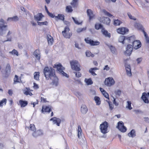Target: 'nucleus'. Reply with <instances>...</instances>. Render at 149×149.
I'll return each instance as SVG.
<instances>
[{
    "mask_svg": "<svg viewBox=\"0 0 149 149\" xmlns=\"http://www.w3.org/2000/svg\"><path fill=\"white\" fill-rule=\"evenodd\" d=\"M75 75V76L78 78L80 77L81 76V73L79 72V71H78V72H73Z\"/></svg>",
    "mask_w": 149,
    "mask_h": 149,
    "instance_id": "09e8293b",
    "label": "nucleus"
},
{
    "mask_svg": "<svg viewBox=\"0 0 149 149\" xmlns=\"http://www.w3.org/2000/svg\"><path fill=\"white\" fill-rule=\"evenodd\" d=\"M86 56L89 57L91 56V53L89 51H87L86 52Z\"/></svg>",
    "mask_w": 149,
    "mask_h": 149,
    "instance_id": "bf43d9fd",
    "label": "nucleus"
},
{
    "mask_svg": "<svg viewBox=\"0 0 149 149\" xmlns=\"http://www.w3.org/2000/svg\"><path fill=\"white\" fill-rule=\"evenodd\" d=\"M108 127V124L106 122H105L101 124L100 126V128L101 132L103 134L107 133V128Z\"/></svg>",
    "mask_w": 149,
    "mask_h": 149,
    "instance_id": "39448f33",
    "label": "nucleus"
},
{
    "mask_svg": "<svg viewBox=\"0 0 149 149\" xmlns=\"http://www.w3.org/2000/svg\"><path fill=\"white\" fill-rule=\"evenodd\" d=\"M33 55L37 60L40 59V53L39 50L36 49L34 52Z\"/></svg>",
    "mask_w": 149,
    "mask_h": 149,
    "instance_id": "412c9836",
    "label": "nucleus"
},
{
    "mask_svg": "<svg viewBox=\"0 0 149 149\" xmlns=\"http://www.w3.org/2000/svg\"><path fill=\"white\" fill-rule=\"evenodd\" d=\"M147 95V94L146 93H143L141 98L143 99L145 103H149V100L146 96Z\"/></svg>",
    "mask_w": 149,
    "mask_h": 149,
    "instance_id": "a878e982",
    "label": "nucleus"
},
{
    "mask_svg": "<svg viewBox=\"0 0 149 149\" xmlns=\"http://www.w3.org/2000/svg\"><path fill=\"white\" fill-rule=\"evenodd\" d=\"M113 103L116 106H117L118 105V103H117L115 99L113 97Z\"/></svg>",
    "mask_w": 149,
    "mask_h": 149,
    "instance_id": "e2e57ef3",
    "label": "nucleus"
},
{
    "mask_svg": "<svg viewBox=\"0 0 149 149\" xmlns=\"http://www.w3.org/2000/svg\"><path fill=\"white\" fill-rule=\"evenodd\" d=\"M13 91L12 90H9L8 91V93L10 95H12L13 94Z\"/></svg>",
    "mask_w": 149,
    "mask_h": 149,
    "instance_id": "69168bd1",
    "label": "nucleus"
},
{
    "mask_svg": "<svg viewBox=\"0 0 149 149\" xmlns=\"http://www.w3.org/2000/svg\"><path fill=\"white\" fill-rule=\"evenodd\" d=\"M51 110V108L48 106H46L45 108L43 107H42V112L43 113L45 111L47 112H50Z\"/></svg>",
    "mask_w": 149,
    "mask_h": 149,
    "instance_id": "cd10ccee",
    "label": "nucleus"
},
{
    "mask_svg": "<svg viewBox=\"0 0 149 149\" xmlns=\"http://www.w3.org/2000/svg\"><path fill=\"white\" fill-rule=\"evenodd\" d=\"M115 84V81L112 77H109L106 79L104 82V84L108 86H110Z\"/></svg>",
    "mask_w": 149,
    "mask_h": 149,
    "instance_id": "6e6552de",
    "label": "nucleus"
},
{
    "mask_svg": "<svg viewBox=\"0 0 149 149\" xmlns=\"http://www.w3.org/2000/svg\"><path fill=\"white\" fill-rule=\"evenodd\" d=\"M0 22L2 24H0V35H2L6 33V31L8 30L7 26L4 24V21L3 19H0Z\"/></svg>",
    "mask_w": 149,
    "mask_h": 149,
    "instance_id": "7ed1b4c3",
    "label": "nucleus"
},
{
    "mask_svg": "<svg viewBox=\"0 0 149 149\" xmlns=\"http://www.w3.org/2000/svg\"><path fill=\"white\" fill-rule=\"evenodd\" d=\"M96 69V68H91L89 70V72L91 73V74L93 76L96 75V74L94 71H93V70Z\"/></svg>",
    "mask_w": 149,
    "mask_h": 149,
    "instance_id": "3c124183",
    "label": "nucleus"
},
{
    "mask_svg": "<svg viewBox=\"0 0 149 149\" xmlns=\"http://www.w3.org/2000/svg\"><path fill=\"white\" fill-rule=\"evenodd\" d=\"M113 24L115 26H119L122 23V22L120 20L117 19L113 20Z\"/></svg>",
    "mask_w": 149,
    "mask_h": 149,
    "instance_id": "2f4dec72",
    "label": "nucleus"
},
{
    "mask_svg": "<svg viewBox=\"0 0 149 149\" xmlns=\"http://www.w3.org/2000/svg\"><path fill=\"white\" fill-rule=\"evenodd\" d=\"M134 26L135 29L138 30H143V29L142 25L139 23H135L134 24Z\"/></svg>",
    "mask_w": 149,
    "mask_h": 149,
    "instance_id": "6ab92c4d",
    "label": "nucleus"
},
{
    "mask_svg": "<svg viewBox=\"0 0 149 149\" xmlns=\"http://www.w3.org/2000/svg\"><path fill=\"white\" fill-rule=\"evenodd\" d=\"M86 27H84L83 28H79L77 29L76 31L78 33H80L85 31L86 29Z\"/></svg>",
    "mask_w": 149,
    "mask_h": 149,
    "instance_id": "a19ab883",
    "label": "nucleus"
},
{
    "mask_svg": "<svg viewBox=\"0 0 149 149\" xmlns=\"http://www.w3.org/2000/svg\"><path fill=\"white\" fill-rule=\"evenodd\" d=\"M56 66L59 74L67 77H69V75L63 71V70L65 69V68L63 67L61 64H57L56 65Z\"/></svg>",
    "mask_w": 149,
    "mask_h": 149,
    "instance_id": "20e7f679",
    "label": "nucleus"
},
{
    "mask_svg": "<svg viewBox=\"0 0 149 149\" xmlns=\"http://www.w3.org/2000/svg\"><path fill=\"white\" fill-rule=\"evenodd\" d=\"M108 104L109 105V108L111 110H112L113 108V105L112 104V102L109 103L108 102Z\"/></svg>",
    "mask_w": 149,
    "mask_h": 149,
    "instance_id": "13d9d810",
    "label": "nucleus"
},
{
    "mask_svg": "<svg viewBox=\"0 0 149 149\" xmlns=\"http://www.w3.org/2000/svg\"><path fill=\"white\" fill-rule=\"evenodd\" d=\"M141 46V42L139 40H136L133 42V46L134 48L137 49L140 48Z\"/></svg>",
    "mask_w": 149,
    "mask_h": 149,
    "instance_id": "9d476101",
    "label": "nucleus"
},
{
    "mask_svg": "<svg viewBox=\"0 0 149 149\" xmlns=\"http://www.w3.org/2000/svg\"><path fill=\"white\" fill-rule=\"evenodd\" d=\"M86 12L90 20H91L95 18V15L91 10L88 9Z\"/></svg>",
    "mask_w": 149,
    "mask_h": 149,
    "instance_id": "dca6fc26",
    "label": "nucleus"
},
{
    "mask_svg": "<svg viewBox=\"0 0 149 149\" xmlns=\"http://www.w3.org/2000/svg\"><path fill=\"white\" fill-rule=\"evenodd\" d=\"M43 134L42 131L41 130H39L36 131L34 130L32 133V136L34 137H36L38 136Z\"/></svg>",
    "mask_w": 149,
    "mask_h": 149,
    "instance_id": "f8f14e48",
    "label": "nucleus"
},
{
    "mask_svg": "<svg viewBox=\"0 0 149 149\" xmlns=\"http://www.w3.org/2000/svg\"><path fill=\"white\" fill-rule=\"evenodd\" d=\"M69 31V29L68 27H66L65 29V30L64 31H63L62 33L64 36H66V34H68V32Z\"/></svg>",
    "mask_w": 149,
    "mask_h": 149,
    "instance_id": "4c0bfd02",
    "label": "nucleus"
},
{
    "mask_svg": "<svg viewBox=\"0 0 149 149\" xmlns=\"http://www.w3.org/2000/svg\"><path fill=\"white\" fill-rule=\"evenodd\" d=\"M52 79H50L52 80V84L53 85L55 86H57L59 84L58 79L56 76V75L52 78Z\"/></svg>",
    "mask_w": 149,
    "mask_h": 149,
    "instance_id": "ddd939ff",
    "label": "nucleus"
},
{
    "mask_svg": "<svg viewBox=\"0 0 149 149\" xmlns=\"http://www.w3.org/2000/svg\"><path fill=\"white\" fill-rule=\"evenodd\" d=\"M19 20V18L17 16H15L13 17V21H16Z\"/></svg>",
    "mask_w": 149,
    "mask_h": 149,
    "instance_id": "680f3d73",
    "label": "nucleus"
},
{
    "mask_svg": "<svg viewBox=\"0 0 149 149\" xmlns=\"http://www.w3.org/2000/svg\"><path fill=\"white\" fill-rule=\"evenodd\" d=\"M43 17V15L41 13H38L34 16L35 19L37 22L41 21Z\"/></svg>",
    "mask_w": 149,
    "mask_h": 149,
    "instance_id": "aec40b11",
    "label": "nucleus"
},
{
    "mask_svg": "<svg viewBox=\"0 0 149 149\" xmlns=\"http://www.w3.org/2000/svg\"><path fill=\"white\" fill-rule=\"evenodd\" d=\"M40 73L39 72H35L34 73V79L36 80H39Z\"/></svg>",
    "mask_w": 149,
    "mask_h": 149,
    "instance_id": "c9c22d12",
    "label": "nucleus"
},
{
    "mask_svg": "<svg viewBox=\"0 0 149 149\" xmlns=\"http://www.w3.org/2000/svg\"><path fill=\"white\" fill-rule=\"evenodd\" d=\"M65 10L66 12L68 13L72 12L73 11L72 7L70 6H67L66 7Z\"/></svg>",
    "mask_w": 149,
    "mask_h": 149,
    "instance_id": "58836bf2",
    "label": "nucleus"
},
{
    "mask_svg": "<svg viewBox=\"0 0 149 149\" xmlns=\"http://www.w3.org/2000/svg\"><path fill=\"white\" fill-rule=\"evenodd\" d=\"M130 38H119L118 39V41L119 42H122L123 44L130 42Z\"/></svg>",
    "mask_w": 149,
    "mask_h": 149,
    "instance_id": "a211bd4d",
    "label": "nucleus"
},
{
    "mask_svg": "<svg viewBox=\"0 0 149 149\" xmlns=\"http://www.w3.org/2000/svg\"><path fill=\"white\" fill-rule=\"evenodd\" d=\"M47 14H48V15L50 17H52V18H53V17L55 18V16L53 14H52V13H50L49 12L48 13H47Z\"/></svg>",
    "mask_w": 149,
    "mask_h": 149,
    "instance_id": "338daca9",
    "label": "nucleus"
},
{
    "mask_svg": "<svg viewBox=\"0 0 149 149\" xmlns=\"http://www.w3.org/2000/svg\"><path fill=\"white\" fill-rule=\"evenodd\" d=\"M117 127L122 132H125L127 130L126 127L124 126V123L121 121H119L118 123Z\"/></svg>",
    "mask_w": 149,
    "mask_h": 149,
    "instance_id": "1a4fd4ad",
    "label": "nucleus"
},
{
    "mask_svg": "<svg viewBox=\"0 0 149 149\" xmlns=\"http://www.w3.org/2000/svg\"><path fill=\"white\" fill-rule=\"evenodd\" d=\"M127 15H128V17H129V18H130V19H132V20H136V18L134 16H133L130 13H127Z\"/></svg>",
    "mask_w": 149,
    "mask_h": 149,
    "instance_id": "79ce46f5",
    "label": "nucleus"
},
{
    "mask_svg": "<svg viewBox=\"0 0 149 149\" xmlns=\"http://www.w3.org/2000/svg\"><path fill=\"white\" fill-rule=\"evenodd\" d=\"M102 25L99 23H96L95 25V28L97 30L99 29L100 28H102Z\"/></svg>",
    "mask_w": 149,
    "mask_h": 149,
    "instance_id": "de8ad7c7",
    "label": "nucleus"
},
{
    "mask_svg": "<svg viewBox=\"0 0 149 149\" xmlns=\"http://www.w3.org/2000/svg\"><path fill=\"white\" fill-rule=\"evenodd\" d=\"M129 31L128 28L125 27H122L118 28L116 29V31L118 33L125 35L127 34Z\"/></svg>",
    "mask_w": 149,
    "mask_h": 149,
    "instance_id": "0eeeda50",
    "label": "nucleus"
},
{
    "mask_svg": "<svg viewBox=\"0 0 149 149\" xmlns=\"http://www.w3.org/2000/svg\"><path fill=\"white\" fill-rule=\"evenodd\" d=\"M79 0H72L70 3V4L73 7H75L78 5V1Z\"/></svg>",
    "mask_w": 149,
    "mask_h": 149,
    "instance_id": "c756f323",
    "label": "nucleus"
},
{
    "mask_svg": "<svg viewBox=\"0 0 149 149\" xmlns=\"http://www.w3.org/2000/svg\"><path fill=\"white\" fill-rule=\"evenodd\" d=\"M49 44L52 45L54 42L53 38H47Z\"/></svg>",
    "mask_w": 149,
    "mask_h": 149,
    "instance_id": "a18cd8bd",
    "label": "nucleus"
},
{
    "mask_svg": "<svg viewBox=\"0 0 149 149\" xmlns=\"http://www.w3.org/2000/svg\"><path fill=\"white\" fill-rule=\"evenodd\" d=\"M125 67L127 75L129 76H131L132 75V73L130 65L127 63H125Z\"/></svg>",
    "mask_w": 149,
    "mask_h": 149,
    "instance_id": "f3484780",
    "label": "nucleus"
},
{
    "mask_svg": "<svg viewBox=\"0 0 149 149\" xmlns=\"http://www.w3.org/2000/svg\"><path fill=\"white\" fill-rule=\"evenodd\" d=\"M55 19L57 21L59 20L63 21L64 19V16L63 15L58 14L55 17Z\"/></svg>",
    "mask_w": 149,
    "mask_h": 149,
    "instance_id": "b1692460",
    "label": "nucleus"
},
{
    "mask_svg": "<svg viewBox=\"0 0 149 149\" xmlns=\"http://www.w3.org/2000/svg\"><path fill=\"white\" fill-rule=\"evenodd\" d=\"M85 41L88 44H90L92 46H95L98 45L100 43V42L98 41H94L93 40H88L86 38L85 39Z\"/></svg>",
    "mask_w": 149,
    "mask_h": 149,
    "instance_id": "9b49d317",
    "label": "nucleus"
},
{
    "mask_svg": "<svg viewBox=\"0 0 149 149\" xmlns=\"http://www.w3.org/2000/svg\"><path fill=\"white\" fill-rule=\"evenodd\" d=\"M7 100L6 99H3L2 100L0 101V107H2L3 106V103L6 104V103Z\"/></svg>",
    "mask_w": 149,
    "mask_h": 149,
    "instance_id": "c03bdc74",
    "label": "nucleus"
},
{
    "mask_svg": "<svg viewBox=\"0 0 149 149\" xmlns=\"http://www.w3.org/2000/svg\"><path fill=\"white\" fill-rule=\"evenodd\" d=\"M106 45L109 47L112 53L114 54H116V50L115 47L111 45H110L107 43H105Z\"/></svg>",
    "mask_w": 149,
    "mask_h": 149,
    "instance_id": "393cba45",
    "label": "nucleus"
},
{
    "mask_svg": "<svg viewBox=\"0 0 149 149\" xmlns=\"http://www.w3.org/2000/svg\"><path fill=\"white\" fill-rule=\"evenodd\" d=\"M88 111V109L87 107L84 105H81V111L83 114H86Z\"/></svg>",
    "mask_w": 149,
    "mask_h": 149,
    "instance_id": "4be33fe9",
    "label": "nucleus"
},
{
    "mask_svg": "<svg viewBox=\"0 0 149 149\" xmlns=\"http://www.w3.org/2000/svg\"><path fill=\"white\" fill-rule=\"evenodd\" d=\"M38 24L39 25H47L48 24V23L46 21L44 22H37Z\"/></svg>",
    "mask_w": 149,
    "mask_h": 149,
    "instance_id": "6e6d98bb",
    "label": "nucleus"
},
{
    "mask_svg": "<svg viewBox=\"0 0 149 149\" xmlns=\"http://www.w3.org/2000/svg\"><path fill=\"white\" fill-rule=\"evenodd\" d=\"M127 105L126 106V108H128L129 110H131L132 109V108L131 106V102L130 101H127Z\"/></svg>",
    "mask_w": 149,
    "mask_h": 149,
    "instance_id": "49530a36",
    "label": "nucleus"
},
{
    "mask_svg": "<svg viewBox=\"0 0 149 149\" xmlns=\"http://www.w3.org/2000/svg\"><path fill=\"white\" fill-rule=\"evenodd\" d=\"M9 53L14 55H16L17 56L18 55V53L17 51L15 49H13L12 51L10 52Z\"/></svg>",
    "mask_w": 149,
    "mask_h": 149,
    "instance_id": "8fccbe9b",
    "label": "nucleus"
},
{
    "mask_svg": "<svg viewBox=\"0 0 149 149\" xmlns=\"http://www.w3.org/2000/svg\"><path fill=\"white\" fill-rule=\"evenodd\" d=\"M28 104V102L26 101H23L22 100H19L18 104L20 105L21 107H24L26 106Z\"/></svg>",
    "mask_w": 149,
    "mask_h": 149,
    "instance_id": "5701e85b",
    "label": "nucleus"
},
{
    "mask_svg": "<svg viewBox=\"0 0 149 149\" xmlns=\"http://www.w3.org/2000/svg\"><path fill=\"white\" fill-rule=\"evenodd\" d=\"M70 64L71 68L73 70L79 71L81 69L80 68V65L78 62L76 60H72L70 61Z\"/></svg>",
    "mask_w": 149,
    "mask_h": 149,
    "instance_id": "f03ea898",
    "label": "nucleus"
},
{
    "mask_svg": "<svg viewBox=\"0 0 149 149\" xmlns=\"http://www.w3.org/2000/svg\"><path fill=\"white\" fill-rule=\"evenodd\" d=\"M144 121L146 123H149V118L148 117L144 118Z\"/></svg>",
    "mask_w": 149,
    "mask_h": 149,
    "instance_id": "774afa93",
    "label": "nucleus"
},
{
    "mask_svg": "<svg viewBox=\"0 0 149 149\" xmlns=\"http://www.w3.org/2000/svg\"><path fill=\"white\" fill-rule=\"evenodd\" d=\"M96 104L97 105H99L100 104L101 102L100 100V98L97 96H95L94 98Z\"/></svg>",
    "mask_w": 149,
    "mask_h": 149,
    "instance_id": "f704fd0d",
    "label": "nucleus"
},
{
    "mask_svg": "<svg viewBox=\"0 0 149 149\" xmlns=\"http://www.w3.org/2000/svg\"><path fill=\"white\" fill-rule=\"evenodd\" d=\"M29 129L33 131L36 130V128L34 125L33 124H30L29 127Z\"/></svg>",
    "mask_w": 149,
    "mask_h": 149,
    "instance_id": "37998d69",
    "label": "nucleus"
},
{
    "mask_svg": "<svg viewBox=\"0 0 149 149\" xmlns=\"http://www.w3.org/2000/svg\"><path fill=\"white\" fill-rule=\"evenodd\" d=\"M85 81L88 85H91L93 84V82L91 78L89 79H85Z\"/></svg>",
    "mask_w": 149,
    "mask_h": 149,
    "instance_id": "ea45409f",
    "label": "nucleus"
},
{
    "mask_svg": "<svg viewBox=\"0 0 149 149\" xmlns=\"http://www.w3.org/2000/svg\"><path fill=\"white\" fill-rule=\"evenodd\" d=\"M102 94L104 97H105L108 100H109V95L106 92V91L103 92V93H102Z\"/></svg>",
    "mask_w": 149,
    "mask_h": 149,
    "instance_id": "603ef678",
    "label": "nucleus"
},
{
    "mask_svg": "<svg viewBox=\"0 0 149 149\" xmlns=\"http://www.w3.org/2000/svg\"><path fill=\"white\" fill-rule=\"evenodd\" d=\"M43 73L47 80L52 79L53 76L55 75L54 69L52 68H49L48 67H46L44 68Z\"/></svg>",
    "mask_w": 149,
    "mask_h": 149,
    "instance_id": "f257e3e1",
    "label": "nucleus"
},
{
    "mask_svg": "<svg viewBox=\"0 0 149 149\" xmlns=\"http://www.w3.org/2000/svg\"><path fill=\"white\" fill-rule=\"evenodd\" d=\"M133 46L130 45H128L127 47L126 50L125 52V54L130 56L133 50Z\"/></svg>",
    "mask_w": 149,
    "mask_h": 149,
    "instance_id": "4468645a",
    "label": "nucleus"
},
{
    "mask_svg": "<svg viewBox=\"0 0 149 149\" xmlns=\"http://www.w3.org/2000/svg\"><path fill=\"white\" fill-rule=\"evenodd\" d=\"M101 12L102 13H103L104 15H107L109 17H111L113 16V15L107 12L105 9H102L101 10Z\"/></svg>",
    "mask_w": 149,
    "mask_h": 149,
    "instance_id": "473e14b6",
    "label": "nucleus"
},
{
    "mask_svg": "<svg viewBox=\"0 0 149 149\" xmlns=\"http://www.w3.org/2000/svg\"><path fill=\"white\" fill-rule=\"evenodd\" d=\"M128 135L130 137H134L136 136L135 131L134 130H132L128 134Z\"/></svg>",
    "mask_w": 149,
    "mask_h": 149,
    "instance_id": "72a5a7b5",
    "label": "nucleus"
},
{
    "mask_svg": "<svg viewBox=\"0 0 149 149\" xmlns=\"http://www.w3.org/2000/svg\"><path fill=\"white\" fill-rule=\"evenodd\" d=\"M26 90H24L23 91L24 93L26 95H29V88H26Z\"/></svg>",
    "mask_w": 149,
    "mask_h": 149,
    "instance_id": "5fc2aeb1",
    "label": "nucleus"
},
{
    "mask_svg": "<svg viewBox=\"0 0 149 149\" xmlns=\"http://www.w3.org/2000/svg\"><path fill=\"white\" fill-rule=\"evenodd\" d=\"M19 79L18 78V76L17 75H15V78L14 79V83H15V82H19V81H18Z\"/></svg>",
    "mask_w": 149,
    "mask_h": 149,
    "instance_id": "4d7b16f0",
    "label": "nucleus"
},
{
    "mask_svg": "<svg viewBox=\"0 0 149 149\" xmlns=\"http://www.w3.org/2000/svg\"><path fill=\"white\" fill-rule=\"evenodd\" d=\"M103 69L104 70H106L107 71L109 70V68L107 65L105 66Z\"/></svg>",
    "mask_w": 149,
    "mask_h": 149,
    "instance_id": "0e129e2a",
    "label": "nucleus"
},
{
    "mask_svg": "<svg viewBox=\"0 0 149 149\" xmlns=\"http://www.w3.org/2000/svg\"><path fill=\"white\" fill-rule=\"evenodd\" d=\"M78 136L79 138H80L81 136V129L80 125H79L78 127Z\"/></svg>",
    "mask_w": 149,
    "mask_h": 149,
    "instance_id": "e433bc0d",
    "label": "nucleus"
},
{
    "mask_svg": "<svg viewBox=\"0 0 149 149\" xmlns=\"http://www.w3.org/2000/svg\"><path fill=\"white\" fill-rule=\"evenodd\" d=\"M142 57H140L136 59V61L137 62V64H139L142 61Z\"/></svg>",
    "mask_w": 149,
    "mask_h": 149,
    "instance_id": "052dcab7",
    "label": "nucleus"
},
{
    "mask_svg": "<svg viewBox=\"0 0 149 149\" xmlns=\"http://www.w3.org/2000/svg\"><path fill=\"white\" fill-rule=\"evenodd\" d=\"M50 121H52L53 124H56L57 126H59L61 120L59 118H57L56 117H54L51 118L50 120Z\"/></svg>",
    "mask_w": 149,
    "mask_h": 149,
    "instance_id": "2eb2a0df",
    "label": "nucleus"
},
{
    "mask_svg": "<svg viewBox=\"0 0 149 149\" xmlns=\"http://www.w3.org/2000/svg\"><path fill=\"white\" fill-rule=\"evenodd\" d=\"M11 67L9 64H7L6 68V74L8 75L10 72Z\"/></svg>",
    "mask_w": 149,
    "mask_h": 149,
    "instance_id": "c85d7f7f",
    "label": "nucleus"
},
{
    "mask_svg": "<svg viewBox=\"0 0 149 149\" xmlns=\"http://www.w3.org/2000/svg\"><path fill=\"white\" fill-rule=\"evenodd\" d=\"M101 32L102 34L105 36L110 37H111V34L109 33L107 30L104 28H102L101 30Z\"/></svg>",
    "mask_w": 149,
    "mask_h": 149,
    "instance_id": "bb28decb",
    "label": "nucleus"
},
{
    "mask_svg": "<svg viewBox=\"0 0 149 149\" xmlns=\"http://www.w3.org/2000/svg\"><path fill=\"white\" fill-rule=\"evenodd\" d=\"M72 19L74 21V23L78 25H81L82 24V21H79L77 19L74 17H72Z\"/></svg>",
    "mask_w": 149,
    "mask_h": 149,
    "instance_id": "7c9ffc66",
    "label": "nucleus"
},
{
    "mask_svg": "<svg viewBox=\"0 0 149 149\" xmlns=\"http://www.w3.org/2000/svg\"><path fill=\"white\" fill-rule=\"evenodd\" d=\"M115 93L116 95L119 96L121 94V91L120 90H117L115 91Z\"/></svg>",
    "mask_w": 149,
    "mask_h": 149,
    "instance_id": "864d4df0",
    "label": "nucleus"
},
{
    "mask_svg": "<svg viewBox=\"0 0 149 149\" xmlns=\"http://www.w3.org/2000/svg\"><path fill=\"white\" fill-rule=\"evenodd\" d=\"M98 20L101 22L107 25H109L110 23V19L107 17H99L98 18Z\"/></svg>",
    "mask_w": 149,
    "mask_h": 149,
    "instance_id": "423d86ee",
    "label": "nucleus"
}]
</instances>
